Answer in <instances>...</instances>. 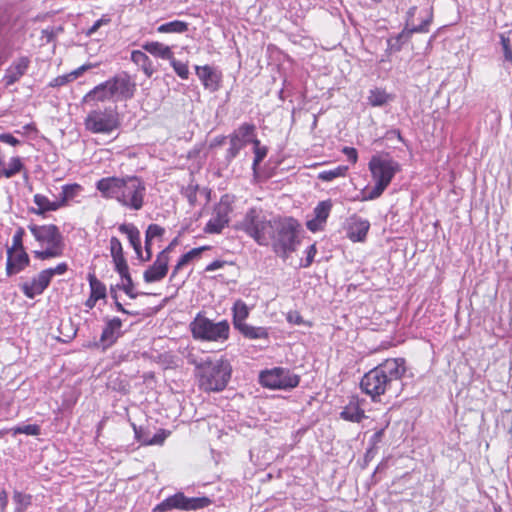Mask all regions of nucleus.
Segmentation results:
<instances>
[{
	"label": "nucleus",
	"instance_id": "a878e982",
	"mask_svg": "<svg viewBox=\"0 0 512 512\" xmlns=\"http://www.w3.org/2000/svg\"><path fill=\"white\" fill-rule=\"evenodd\" d=\"M131 61L140 67L147 77H151L154 73L152 61L143 51L133 50L131 52Z\"/></svg>",
	"mask_w": 512,
	"mask_h": 512
},
{
	"label": "nucleus",
	"instance_id": "4468645a",
	"mask_svg": "<svg viewBox=\"0 0 512 512\" xmlns=\"http://www.w3.org/2000/svg\"><path fill=\"white\" fill-rule=\"evenodd\" d=\"M103 321L104 326L98 346L101 345L102 349L105 350L115 344L122 335V321L118 317L104 318Z\"/></svg>",
	"mask_w": 512,
	"mask_h": 512
},
{
	"label": "nucleus",
	"instance_id": "20e7f679",
	"mask_svg": "<svg viewBox=\"0 0 512 512\" xmlns=\"http://www.w3.org/2000/svg\"><path fill=\"white\" fill-rule=\"evenodd\" d=\"M374 187L363 192L362 201H370L379 198L390 185L394 176L401 170L400 164L388 155H374L368 164Z\"/></svg>",
	"mask_w": 512,
	"mask_h": 512
},
{
	"label": "nucleus",
	"instance_id": "bb28decb",
	"mask_svg": "<svg viewBox=\"0 0 512 512\" xmlns=\"http://www.w3.org/2000/svg\"><path fill=\"white\" fill-rule=\"evenodd\" d=\"M120 232L125 234L129 240L130 245L133 247L136 254H140L141 239L140 231L133 224H123L119 228Z\"/></svg>",
	"mask_w": 512,
	"mask_h": 512
},
{
	"label": "nucleus",
	"instance_id": "864d4df0",
	"mask_svg": "<svg viewBox=\"0 0 512 512\" xmlns=\"http://www.w3.org/2000/svg\"><path fill=\"white\" fill-rule=\"evenodd\" d=\"M325 222L320 221L319 219L313 218L308 220L306 223L307 228L312 232H317L323 229Z\"/></svg>",
	"mask_w": 512,
	"mask_h": 512
},
{
	"label": "nucleus",
	"instance_id": "aec40b11",
	"mask_svg": "<svg viewBox=\"0 0 512 512\" xmlns=\"http://www.w3.org/2000/svg\"><path fill=\"white\" fill-rule=\"evenodd\" d=\"M370 223L366 219L354 216L348 228V237L354 242H361L366 238L369 231Z\"/></svg>",
	"mask_w": 512,
	"mask_h": 512
},
{
	"label": "nucleus",
	"instance_id": "5701e85b",
	"mask_svg": "<svg viewBox=\"0 0 512 512\" xmlns=\"http://www.w3.org/2000/svg\"><path fill=\"white\" fill-rule=\"evenodd\" d=\"M342 419L359 423L364 419L365 412L360 407V401L358 399H352L350 402L344 407L342 412L340 413Z\"/></svg>",
	"mask_w": 512,
	"mask_h": 512
},
{
	"label": "nucleus",
	"instance_id": "f704fd0d",
	"mask_svg": "<svg viewBox=\"0 0 512 512\" xmlns=\"http://www.w3.org/2000/svg\"><path fill=\"white\" fill-rule=\"evenodd\" d=\"M348 171V166L339 165L333 169L321 171L318 174V179L324 182L333 181L336 178L344 177Z\"/></svg>",
	"mask_w": 512,
	"mask_h": 512
},
{
	"label": "nucleus",
	"instance_id": "2eb2a0df",
	"mask_svg": "<svg viewBox=\"0 0 512 512\" xmlns=\"http://www.w3.org/2000/svg\"><path fill=\"white\" fill-rule=\"evenodd\" d=\"M195 73L205 89L210 92L219 90L222 81V72L218 68L210 65H196Z\"/></svg>",
	"mask_w": 512,
	"mask_h": 512
},
{
	"label": "nucleus",
	"instance_id": "58836bf2",
	"mask_svg": "<svg viewBox=\"0 0 512 512\" xmlns=\"http://www.w3.org/2000/svg\"><path fill=\"white\" fill-rule=\"evenodd\" d=\"M212 503L208 497H186V511L205 508Z\"/></svg>",
	"mask_w": 512,
	"mask_h": 512
},
{
	"label": "nucleus",
	"instance_id": "393cba45",
	"mask_svg": "<svg viewBox=\"0 0 512 512\" xmlns=\"http://www.w3.org/2000/svg\"><path fill=\"white\" fill-rule=\"evenodd\" d=\"M256 127L252 123H243L237 129H235L230 135L237 137L244 146L248 143H252L254 140H258L256 137Z\"/></svg>",
	"mask_w": 512,
	"mask_h": 512
},
{
	"label": "nucleus",
	"instance_id": "338daca9",
	"mask_svg": "<svg viewBox=\"0 0 512 512\" xmlns=\"http://www.w3.org/2000/svg\"><path fill=\"white\" fill-rule=\"evenodd\" d=\"M176 244H177V238L173 239L172 242L165 249H163L160 253H163V254H165V256L169 257V254L171 253V251L173 250V248L175 247Z\"/></svg>",
	"mask_w": 512,
	"mask_h": 512
},
{
	"label": "nucleus",
	"instance_id": "9d476101",
	"mask_svg": "<svg viewBox=\"0 0 512 512\" xmlns=\"http://www.w3.org/2000/svg\"><path fill=\"white\" fill-rule=\"evenodd\" d=\"M259 380L264 387L288 390L299 385L300 377L287 368L275 367L262 371L259 375Z\"/></svg>",
	"mask_w": 512,
	"mask_h": 512
},
{
	"label": "nucleus",
	"instance_id": "bf43d9fd",
	"mask_svg": "<svg viewBox=\"0 0 512 512\" xmlns=\"http://www.w3.org/2000/svg\"><path fill=\"white\" fill-rule=\"evenodd\" d=\"M386 138L388 140H392V139L396 138L399 141L405 143V141H404V139H403V137L401 135V132L398 129H391V130L387 131Z\"/></svg>",
	"mask_w": 512,
	"mask_h": 512
},
{
	"label": "nucleus",
	"instance_id": "c85d7f7f",
	"mask_svg": "<svg viewBox=\"0 0 512 512\" xmlns=\"http://www.w3.org/2000/svg\"><path fill=\"white\" fill-rule=\"evenodd\" d=\"M245 338L256 340V339H267L269 336L268 329L266 327H256L247 323L241 325L237 329Z\"/></svg>",
	"mask_w": 512,
	"mask_h": 512
},
{
	"label": "nucleus",
	"instance_id": "1a4fd4ad",
	"mask_svg": "<svg viewBox=\"0 0 512 512\" xmlns=\"http://www.w3.org/2000/svg\"><path fill=\"white\" fill-rule=\"evenodd\" d=\"M194 339L209 342H224L229 338L230 326L226 320L213 322L198 314L190 323Z\"/></svg>",
	"mask_w": 512,
	"mask_h": 512
},
{
	"label": "nucleus",
	"instance_id": "a211bd4d",
	"mask_svg": "<svg viewBox=\"0 0 512 512\" xmlns=\"http://www.w3.org/2000/svg\"><path fill=\"white\" fill-rule=\"evenodd\" d=\"M30 258L25 250L7 251L6 274L8 276L16 275L29 266Z\"/></svg>",
	"mask_w": 512,
	"mask_h": 512
},
{
	"label": "nucleus",
	"instance_id": "a18cd8bd",
	"mask_svg": "<svg viewBox=\"0 0 512 512\" xmlns=\"http://www.w3.org/2000/svg\"><path fill=\"white\" fill-rule=\"evenodd\" d=\"M135 433V438L144 445H150V432L143 427H137L135 424L132 425Z\"/></svg>",
	"mask_w": 512,
	"mask_h": 512
},
{
	"label": "nucleus",
	"instance_id": "ddd939ff",
	"mask_svg": "<svg viewBox=\"0 0 512 512\" xmlns=\"http://www.w3.org/2000/svg\"><path fill=\"white\" fill-rule=\"evenodd\" d=\"M232 206L228 196H223L214 207L212 217L207 222L204 231L209 234H219L229 224Z\"/></svg>",
	"mask_w": 512,
	"mask_h": 512
},
{
	"label": "nucleus",
	"instance_id": "37998d69",
	"mask_svg": "<svg viewBox=\"0 0 512 512\" xmlns=\"http://www.w3.org/2000/svg\"><path fill=\"white\" fill-rule=\"evenodd\" d=\"M25 234V231L22 227H18L16 230L13 240H12V246L7 248V251L15 252V251H21L24 250L23 247V236Z\"/></svg>",
	"mask_w": 512,
	"mask_h": 512
},
{
	"label": "nucleus",
	"instance_id": "f8f14e48",
	"mask_svg": "<svg viewBox=\"0 0 512 512\" xmlns=\"http://www.w3.org/2000/svg\"><path fill=\"white\" fill-rule=\"evenodd\" d=\"M423 14L422 22L418 26L411 28H404L402 32L387 40V51L390 53L399 52L406 41L410 39L414 33H427L429 26L433 20L432 8L425 9L421 12Z\"/></svg>",
	"mask_w": 512,
	"mask_h": 512
},
{
	"label": "nucleus",
	"instance_id": "774afa93",
	"mask_svg": "<svg viewBox=\"0 0 512 512\" xmlns=\"http://www.w3.org/2000/svg\"><path fill=\"white\" fill-rule=\"evenodd\" d=\"M106 296V287L102 283L98 281V300L101 298H105Z\"/></svg>",
	"mask_w": 512,
	"mask_h": 512
},
{
	"label": "nucleus",
	"instance_id": "c756f323",
	"mask_svg": "<svg viewBox=\"0 0 512 512\" xmlns=\"http://www.w3.org/2000/svg\"><path fill=\"white\" fill-rule=\"evenodd\" d=\"M208 247L207 246H202V247H198V248H193L192 250H190L189 252L183 254L180 259L178 260L177 264L175 265L173 271H172V274H171V279L174 278L176 276V274L185 266L187 265L189 262H191L192 260L200 257L201 253L204 251V250H207Z\"/></svg>",
	"mask_w": 512,
	"mask_h": 512
},
{
	"label": "nucleus",
	"instance_id": "b1692460",
	"mask_svg": "<svg viewBox=\"0 0 512 512\" xmlns=\"http://www.w3.org/2000/svg\"><path fill=\"white\" fill-rule=\"evenodd\" d=\"M33 202L37 208H31L30 211L37 215H43L49 211H56L62 206V202L50 201L48 197L42 194H35Z\"/></svg>",
	"mask_w": 512,
	"mask_h": 512
},
{
	"label": "nucleus",
	"instance_id": "412c9836",
	"mask_svg": "<svg viewBox=\"0 0 512 512\" xmlns=\"http://www.w3.org/2000/svg\"><path fill=\"white\" fill-rule=\"evenodd\" d=\"M172 509H180L186 511V496L179 492L164 499L155 506L154 512H166Z\"/></svg>",
	"mask_w": 512,
	"mask_h": 512
},
{
	"label": "nucleus",
	"instance_id": "0eeeda50",
	"mask_svg": "<svg viewBox=\"0 0 512 512\" xmlns=\"http://www.w3.org/2000/svg\"><path fill=\"white\" fill-rule=\"evenodd\" d=\"M298 222L291 217H279L269 243L272 250L281 258L287 259L299 244Z\"/></svg>",
	"mask_w": 512,
	"mask_h": 512
},
{
	"label": "nucleus",
	"instance_id": "680f3d73",
	"mask_svg": "<svg viewBox=\"0 0 512 512\" xmlns=\"http://www.w3.org/2000/svg\"><path fill=\"white\" fill-rule=\"evenodd\" d=\"M223 265H224V261L215 260V261L211 262L209 265H207L205 270L207 272L216 271V270L222 268Z\"/></svg>",
	"mask_w": 512,
	"mask_h": 512
},
{
	"label": "nucleus",
	"instance_id": "ea45409f",
	"mask_svg": "<svg viewBox=\"0 0 512 512\" xmlns=\"http://www.w3.org/2000/svg\"><path fill=\"white\" fill-rule=\"evenodd\" d=\"M14 435L26 434L31 436H38L41 433V427L37 424L19 425L12 429Z\"/></svg>",
	"mask_w": 512,
	"mask_h": 512
},
{
	"label": "nucleus",
	"instance_id": "5fc2aeb1",
	"mask_svg": "<svg viewBox=\"0 0 512 512\" xmlns=\"http://www.w3.org/2000/svg\"><path fill=\"white\" fill-rule=\"evenodd\" d=\"M67 269H68L67 264L63 262V263H59L54 268H48V269H45L44 271L50 272V280H51L54 275H62L67 271Z\"/></svg>",
	"mask_w": 512,
	"mask_h": 512
},
{
	"label": "nucleus",
	"instance_id": "09e8293b",
	"mask_svg": "<svg viewBox=\"0 0 512 512\" xmlns=\"http://www.w3.org/2000/svg\"><path fill=\"white\" fill-rule=\"evenodd\" d=\"M169 434V431L160 429L153 436H150V445H162Z\"/></svg>",
	"mask_w": 512,
	"mask_h": 512
},
{
	"label": "nucleus",
	"instance_id": "423d86ee",
	"mask_svg": "<svg viewBox=\"0 0 512 512\" xmlns=\"http://www.w3.org/2000/svg\"><path fill=\"white\" fill-rule=\"evenodd\" d=\"M278 218L268 217L261 209L250 208L238 223L237 229L251 237L258 245L269 246Z\"/></svg>",
	"mask_w": 512,
	"mask_h": 512
},
{
	"label": "nucleus",
	"instance_id": "f257e3e1",
	"mask_svg": "<svg viewBox=\"0 0 512 512\" xmlns=\"http://www.w3.org/2000/svg\"><path fill=\"white\" fill-rule=\"evenodd\" d=\"M135 83L126 73H120L98 85V100H111L113 104L98 112V144L109 143L118 136L120 126L119 115L115 102L126 101L133 97Z\"/></svg>",
	"mask_w": 512,
	"mask_h": 512
},
{
	"label": "nucleus",
	"instance_id": "7c9ffc66",
	"mask_svg": "<svg viewBox=\"0 0 512 512\" xmlns=\"http://www.w3.org/2000/svg\"><path fill=\"white\" fill-rule=\"evenodd\" d=\"M232 313L234 327L238 329L245 324V320L249 316V309L244 301L237 300L232 307Z\"/></svg>",
	"mask_w": 512,
	"mask_h": 512
},
{
	"label": "nucleus",
	"instance_id": "9b49d317",
	"mask_svg": "<svg viewBox=\"0 0 512 512\" xmlns=\"http://www.w3.org/2000/svg\"><path fill=\"white\" fill-rule=\"evenodd\" d=\"M110 249L115 264V270L119 273L122 279V285L120 288L131 299L137 298L140 293L134 291V283L129 272L128 264L123 256L122 245L116 237L111 238Z\"/></svg>",
	"mask_w": 512,
	"mask_h": 512
},
{
	"label": "nucleus",
	"instance_id": "4c0bfd02",
	"mask_svg": "<svg viewBox=\"0 0 512 512\" xmlns=\"http://www.w3.org/2000/svg\"><path fill=\"white\" fill-rule=\"evenodd\" d=\"M332 209L331 200H324L317 204L313 210L314 218L326 223Z\"/></svg>",
	"mask_w": 512,
	"mask_h": 512
},
{
	"label": "nucleus",
	"instance_id": "473e14b6",
	"mask_svg": "<svg viewBox=\"0 0 512 512\" xmlns=\"http://www.w3.org/2000/svg\"><path fill=\"white\" fill-rule=\"evenodd\" d=\"M188 30V23L180 20H174L163 23L157 27L158 33H178L182 34Z\"/></svg>",
	"mask_w": 512,
	"mask_h": 512
},
{
	"label": "nucleus",
	"instance_id": "dca6fc26",
	"mask_svg": "<svg viewBox=\"0 0 512 512\" xmlns=\"http://www.w3.org/2000/svg\"><path fill=\"white\" fill-rule=\"evenodd\" d=\"M50 284V272L41 271L32 279L22 282L19 287L22 293L29 299L41 295Z\"/></svg>",
	"mask_w": 512,
	"mask_h": 512
},
{
	"label": "nucleus",
	"instance_id": "4d7b16f0",
	"mask_svg": "<svg viewBox=\"0 0 512 512\" xmlns=\"http://www.w3.org/2000/svg\"><path fill=\"white\" fill-rule=\"evenodd\" d=\"M417 12V7L416 6H412L408 9L407 13H406V25H405V28H411L412 26H415L414 23H413V17L415 16Z\"/></svg>",
	"mask_w": 512,
	"mask_h": 512
},
{
	"label": "nucleus",
	"instance_id": "f03ea898",
	"mask_svg": "<svg viewBox=\"0 0 512 512\" xmlns=\"http://www.w3.org/2000/svg\"><path fill=\"white\" fill-rule=\"evenodd\" d=\"M405 372L403 358L387 359L363 375L360 388L372 401H380L382 395L399 384Z\"/></svg>",
	"mask_w": 512,
	"mask_h": 512
},
{
	"label": "nucleus",
	"instance_id": "052dcab7",
	"mask_svg": "<svg viewBox=\"0 0 512 512\" xmlns=\"http://www.w3.org/2000/svg\"><path fill=\"white\" fill-rule=\"evenodd\" d=\"M343 152L347 155L348 159L352 162V163H356L357 161V158H358V155H357V151L355 148H352V147H345Z\"/></svg>",
	"mask_w": 512,
	"mask_h": 512
},
{
	"label": "nucleus",
	"instance_id": "c9c22d12",
	"mask_svg": "<svg viewBox=\"0 0 512 512\" xmlns=\"http://www.w3.org/2000/svg\"><path fill=\"white\" fill-rule=\"evenodd\" d=\"M229 139V148L226 151L225 161L227 165H229L234 158H236L239 152L245 147L237 137L228 136Z\"/></svg>",
	"mask_w": 512,
	"mask_h": 512
},
{
	"label": "nucleus",
	"instance_id": "8fccbe9b",
	"mask_svg": "<svg viewBox=\"0 0 512 512\" xmlns=\"http://www.w3.org/2000/svg\"><path fill=\"white\" fill-rule=\"evenodd\" d=\"M286 320L293 325H303L306 324L303 317L297 311H290L287 313Z\"/></svg>",
	"mask_w": 512,
	"mask_h": 512
},
{
	"label": "nucleus",
	"instance_id": "6e6d98bb",
	"mask_svg": "<svg viewBox=\"0 0 512 512\" xmlns=\"http://www.w3.org/2000/svg\"><path fill=\"white\" fill-rule=\"evenodd\" d=\"M0 142L6 143L11 146H17L20 144V141L10 133L0 134Z\"/></svg>",
	"mask_w": 512,
	"mask_h": 512
},
{
	"label": "nucleus",
	"instance_id": "e2e57ef3",
	"mask_svg": "<svg viewBox=\"0 0 512 512\" xmlns=\"http://www.w3.org/2000/svg\"><path fill=\"white\" fill-rule=\"evenodd\" d=\"M137 255V258L141 261V262H147L151 259L152 257V251H149V249L145 250V255L142 251V247L140 248V254H136Z\"/></svg>",
	"mask_w": 512,
	"mask_h": 512
},
{
	"label": "nucleus",
	"instance_id": "603ef678",
	"mask_svg": "<svg viewBox=\"0 0 512 512\" xmlns=\"http://www.w3.org/2000/svg\"><path fill=\"white\" fill-rule=\"evenodd\" d=\"M86 128L92 133H96V111L91 110L86 118Z\"/></svg>",
	"mask_w": 512,
	"mask_h": 512
},
{
	"label": "nucleus",
	"instance_id": "13d9d810",
	"mask_svg": "<svg viewBox=\"0 0 512 512\" xmlns=\"http://www.w3.org/2000/svg\"><path fill=\"white\" fill-rule=\"evenodd\" d=\"M110 293H111L112 298L115 300V305H116L117 311H120V312L125 313V314H129V315H134V313H131V312L127 311L122 306V304L118 301L117 293H116L115 289L111 288Z\"/></svg>",
	"mask_w": 512,
	"mask_h": 512
},
{
	"label": "nucleus",
	"instance_id": "de8ad7c7",
	"mask_svg": "<svg viewBox=\"0 0 512 512\" xmlns=\"http://www.w3.org/2000/svg\"><path fill=\"white\" fill-rule=\"evenodd\" d=\"M500 42L504 52V58L506 61L512 63V47L510 39L504 34H500Z\"/></svg>",
	"mask_w": 512,
	"mask_h": 512
},
{
	"label": "nucleus",
	"instance_id": "3c124183",
	"mask_svg": "<svg viewBox=\"0 0 512 512\" xmlns=\"http://www.w3.org/2000/svg\"><path fill=\"white\" fill-rule=\"evenodd\" d=\"M316 253H317V249H316L315 244L310 245L306 250V259H305V262L302 264V266L305 268L309 267L312 264Z\"/></svg>",
	"mask_w": 512,
	"mask_h": 512
},
{
	"label": "nucleus",
	"instance_id": "4be33fe9",
	"mask_svg": "<svg viewBox=\"0 0 512 512\" xmlns=\"http://www.w3.org/2000/svg\"><path fill=\"white\" fill-rule=\"evenodd\" d=\"M142 49L154 57L168 61L172 60V56L174 55L170 46L158 41L145 42L142 45Z\"/></svg>",
	"mask_w": 512,
	"mask_h": 512
},
{
	"label": "nucleus",
	"instance_id": "a19ab883",
	"mask_svg": "<svg viewBox=\"0 0 512 512\" xmlns=\"http://www.w3.org/2000/svg\"><path fill=\"white\" fill-rule=\"evenodd\" d=\"M170 65L173 67L174 72L183 80L189 78V69L186 63H183L179 60H176L174 55L172 56V60H169Z\"/></svg>",
	"mask_w": 512,
	"mask_h": 512
},
{
	"label": "nucleus",
	"instance_id": "e433bc0d",
	"mask_svg": "<svg viewBox=\"0 0 512 512\" xmlns=\"http://www.w3.org/2000/svg\"><path fill=\"white\" fill-rule=\"evenodd\" d=\"M254 146V160L252 163V169L254 173H257V167L259 164L264 160V158L267 156L268 148L266 146L261 145L260 140H254L253 141Z\"/></svg>",
	"mask_w": 512,
	"mask_h": 512
},
{
	"label": "nucleus",
	"instance_id": "2f4dec72",
	"mask_svg": "<svg viewBox=\"0 0 512 512\" xmlns=\"http://www.w3.org/2000/svg\"><path fill=\"white\" fill-rule=\"evenodd\" d=\"M23 170H25V165L22 159L19 156L12 157L10 158L7 167L2 168L0 171V178H12Z\"/></svg>",
	"mask_w": 512,
	"mask_h": 512
},
{
	"label": "nucleus",
	"instance_id": "69168bd1",
	"mask_svg": "<svg viewBox=\"0 0 512 512\" xmlns=\"http://www.w3.org/2000/svg\"><path fill=\"white\" fill-rule=\"evenodd\" d=\"M96 98V87L91 89L84 97L83 102L85 105L89 104L90 101Z\"/></svg>",
	"mask_w": 512,
	"mask_h": 512
},
{
	"label": "nucleus",
	"instance_id": "6ab92c4d",
	"mask_svg": "<svg viewBox=\"0 0 512 512\" xmlns=\"http://www.w3.org/2000/svg\"><path fill=\"white\" fill-rule=\"evenodd\" d=\"M30 60L27 57H20L15 60L5 71L3 81L6 86H11L26 73Z\"/></svg>",
	"mask_w": 512,
	"mask_h": 512
},
{
	"label": "nucleus",
	"instance_id": "39448f33",
	"mask_svg": "<svg viewBox=\"0 0 512 512\" xmlns=\"http://www.w3.org/2000/svg\"><path fill=\"white\" fill-rule=\"evenodd\" d=\"M196 366L199 385L205 391H222L228 384L232 368L227 360H211L207 357L201 362L192 361Z\"/></svg>",
	"mask_w": 512,
	"mask_h": 512
},
{
	"label": "nucleus",
	"instance_id": "79ce46f5",
	"mask_svg": "<svg viewBox=\"0 0 512 512\" xmlns=\"http://www.w3.org/2000/svg\"><path fill=\"white\" fill-rule=\"evenodd\" d=\"M90 285V296L87 299L85 305L88 309H92L96 305V275L94 272H90L88 275Z\"/></svg>",
	"mask_w": 512,
	"mask_h": 512
},
{
	"label": "nucleus",
	"instance_id": "7ed1b4c3",
	"mask_svg": "<svg viewBox=\"0 0 512 512\" xmlns=\"http://www.w3.org/2000/svg\"><path fill=\"white\" fill-rule=\"evenodd\" d=\"M103 197L116 200L126 209L139 211L144 206L146 186L138 177H106L98 180Z\"/></svg>",
	"mask_w": 512,
	"mask_h": 512
},
{
	"label": "nucleus",
	"instance_id": "f3484780",
	"mask_svg": "<svg viewBox=\"0 0 512 512\" xmlns=\"http://www.w3.org/2000/svg\"><path fill=\"white\" fill-rule=\"evenodd\" d=\"M170 257L163 253H158L155 261L143 273V279L146 283L159 282L164 279L168 273Z\"/></svg>",
	"mask_w": 512,
	"mask_h": 512
},
{
	"label": "nucleus",
	"instance_id": "c03bdc74",
	"mask_svg": "<svg viewBox=\"0 0 512 512\" xmlns=\"http://www.w3.org/2000/svg\"><path fill=\"white\" fill-rule=\"evenodd\" d=\"M79 190L80 186L78 184L64 185L61 191V200L58 202H62V205H64V203L73 198Z\"/></svg>",
	"mask_w": 512,
	"mask_h": 512
},
{
	"label": "nucleus",
	"instance_id": "0e129e2a",
	"mask_svg": "<svg viewBox=\"0 0 512 512\" xmlns=\"http://www.w3.org/2000/svg\"><path fill=\"white\" fill-rule=\"evenodd\" d=\"M227 139H228V136H217V137H215V138L212 140V142H211L210 146H211V147L221 146V145H223V144L225 143V141H226Z\"/></svg>",
	"mask_w": 512,
	"mask_h": 512
},
{
	"label": "nucleus",
	"instance_id": "6e6552de",
	"mask_svg": "<svg viewBox=\"0 0 512 512\" xmlns=\"http://www.w3.org/2000/svg\"><path fill=\"white\" fill-rule=\"evenodd\" d=\"M35 240L39 242L44 250L34 251L36 258L45 260L49 258L59 257L63 254L64 240L59 228L56 225H37L30 224L28 226Z\"/></svg>",
	"mask_w": 512,
	"mask_h": 512
},
{
	"label": "nucleus",
	"instance_id": "72a5a7b5",
	"mask_svg": "<svg viewBox=\"0 0 512 512\" xmlns=\"http://www.w3.org/2000/svg\"><path fill=\"white\" fill-rule=\"evenodd\" d=\"M393 97L388 94L385 90L376 88L370 91L368 97L369 103L374 107H381L391 101Z\"/></svg>",
	"mask_w": 512,
	"mask_h": 512
},
{
	"label": "nucleus",
	"instance_id": "49530a36",
	"mask_svg": "<svg viewBox=\"0 0 512 512\" xmlns=\"http://www.w3.org/2000/svg\"><path fill=\"white\" fill-rule=\"evenodd\" d=\"M165 233V229L157 224H150L147 227V230L145 232L146 238L149 239H155V238H161Z\"/></svg>",
	"mask_w": 512,
	"mask_h": 512
},
{
	"label": "nucleus",
	"instance_id": "cd10ccee",
	"mask_svg": "<svg viewBox=\"0 0 512 512\" xmlns=\"http://www.w3.org/2000/svg\"><path fill=\"white\" fill-rule=\"evenodd\" d=\"M92 67L91 64L87 65L84 64L77 69L73 70L72 72L64 75H60L56 78H54L50 83V87H61L66 85L67 83L77 79L79 76H81L86 70L90 69Z\"/></svg>",
	"mask_w": 512,
	"mask_h": 512
}]
</instances>
